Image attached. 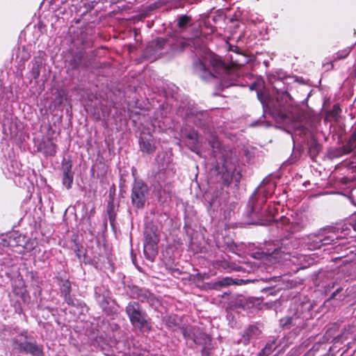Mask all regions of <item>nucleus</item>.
I'll use <instances>...</instances> for the list:
<instances>
[{"instance_id": "1", "label": "nucleus", "mask_w": 356, "mask_h": 356, "mask_svg": "<svg viewBox=\"0 0 356 356\" xmlns=\"http://www.w3.org/2000/svg\"><path fill=\"white\" fill-rule=\"evenodd\" d=\"M194 70L202 80L211 81L214 78L220 79L223 88L236 84L235 72L215 54H209L202 60L198 59L195 61Z\"/></svg>"}, {"instance_id": "2", "label": "nucleus", "mask_w": 356, "mask_h": 356, "mask_svg": "<svg viewBox=\"0 0 356 356\" xmlns=\"http://www.w3.org/2000/svg\"><path fill=\"white\" fill-rule=\"evenodd\" d=\"M125 312L134 328L142 332L151 330V320L138 302H129L125 308Z\"/></svg>"}, {"instance_id": "3", "label": "nucleus", "mask_w": 356, "mask_h": 356, "mask_svg": "<svg viewBox=\"0 0 356 356\" xmlns=\"http://www.w3.org/2000/svg\"><path fill=\"white\" fill-rule=\"evenodd\" d=\"M13 346L21 353H30L34 356H42V349L33 340H29L27 332H19L16 329L10 330Z\"/></svg>"}, {"instance_id": "4", "label": "nucleus", "mask_w": 356, "mask_h": 356, "mask_svg": "<svg viewBox=\"0 0 356 356\" xmlns=\"http://www.w3.org/2000/svg\"><path fill=\"white\" fill-rule=\"evenodd\" d=\"M197 41L198 40L197 39L191 38H158L153 41L152 44L156 51L168 47L170 52L176 53L184 51L191 46V44H195Z\"/></svg>"}, {"instance_id": "5", "label": "nucleus", "mask_w": 356, "mask_h": 356, "mask_svg": "<svg viewBox=\"0 0 356 356\" xmlns=\"http://www.w3.org/2000/svg\"><path fill=\"white\" fill-rule=\"evenodd\" d=\"M159 238L156 232L147 229L144 235L143 252L147 259L153 261L158 253Z\"/></svg>"}, {"instance_id": "6", "label": "nucleus", "mask_w": 356, "mask_h": 356, "mask_svg": "<svg viewBox=\"0 0 356 356\" xmlns=\"http://www.w3.org/2000/svg\"><path fill=\"white\" fill-rule=\"evenodd\" d=\"M128 291L131 298L138 299L142 302H147L151 307H156L159 304L158 298L150 291L137 286H129Z\"/></svg>"}, {"instance_id": "7", "label": "nucleus", "mask_w": 356, "mask_h": 356, "mask_svg": "<svg viewBox=\"0 0 356 356\" xmlns=\"http://www.w3.org/2000/svg\"><path fill=\"white\" fill-rule=\"evenodd\" d=\"M148 192L147 186L141 180H136L133 184L131 202L137 208L144 206Z\"/></svg>"}, {"instance_id": "8", "label": "nucleus", "mask_w": 356, "mask_h": 356, "mask_svg": "<svg viewBox=\"0 0 356 356\" xmlns=\"http://www.w3.org/2000/svg\"><path fill=\"white\" fill-rule=\"evenodd\" d=\"M267 221L268 223L274 222L277 229H280L284 233L288 234L294 233L303 227L298 223L291 222L290 219L286 216H282L277 220L271 216Z\"/></svg>"}, {"instance_id": "9", "label": "nucleus", "mask_w": 356, "mask_h": 356, "mask_svg": "<svg viewBox=\"0 0 356 356\" xmlns=\"http://www.w3.org/2000/svg\"><path fill=\"white\" fill-rule=\"evenodd\" d=\"M24 237L18 232L0 235V247H17L23 245Z\"/></svg>"}, {"instance_id": "10", "label": "nucleus", "mask_w": 356, "mask_h": 356, "mask_svg": "<svg viewBox=\"0 0 356 356\" xmlns=\"http://www.w3.org/2000/svg\"><path fill=\"white\" fill-rule=\"evenodd\" d=\"M322 246L336 243L343 237L338 234V229L327 227L321 229Z\"/></svg>"}, {"instance_id": "11", "label": "nucleus", "mask_w": 356, "mask_h": 356, "mask_svg": "<svg viewBox=\"0 0 356 356\" xmlns=\"http://www.w3.org/2000/svg\"><path fill=\"white\" fill-rule=\"evenodd\" d=\"M139 143L140 149L143 152L152 154L156 149L154 138L150 134H142L140 138Z\"/></svg>"}, {"instance_id": "12", "label": "nucleus", "mask_w": 356, "mask_h": 356, "mask_svg": "<svg viewBox=\"0 0 356 356\" xmlns=\"http://www.w3.org/2000/svg\"><path fill=\"white\" fill-rule=\"evenodd\" d=\"M109 291L102 287L95 288L96 300L103 310H106L108 305Z\"/></svg>"}, {"instance_id": "13", "label": "nucleus", "mask_w": 356, "mask_h": 356, "mask_svg": "<svg viewBox=\"0 0 356 356\" xmlns=\"http://www.w3.org/2000/svg\"><path fill=\"white\" fill-rule=\"evenodd\" d=\"M74 179V173L72 171V164L70 162H65L63 165V184L67 188H72Z\"/></svg>"}, {"instance_id": "14", "label": "nucleus", "mask_w": 356, "mask_h": 356, "mask_svg": "<svg viewBox=\"0 0 356 356\" xmlns=\"http://www.w3.org/2000/svg\"><path fill=\"white\" fill-rule=\"evenodd\" d=\"M307 245L309 250L319 249L322 247L321 230L316 234H311L307 237Z\"/></svg>"}, {"instance_id": "15", "label": "nucleus", "mask_w": 356, "mask_h": 356, "mask_svg": "<svg viewBox=\"0 0 356 356\" xmlns=\"http://www.w3.org/2000/svg\"><path fill=\"white\" fill-rule=\"evenodd\" d=\"M260 333L261 331L257 326L250 325L244 330L242 336L243 339L244 341V343H247L250 342L251 340L257 338Z\"/></svg>"}, {"instance_id": "16", "label": "nucleus", "mask_w": 356, "mask_h": 356, "mask_svg": "<svg viewBox=\"0 0 356 356\" xmlns=\"http://www.w3.org/2000/svg\"><path fill=\"white\" fill-rule=\"evenodd\" d=\"M40 148L46 156H54L56 154V145L50 139L40 145Z\"/></svg>"}, {"instance_id": "17", "label": "nucleus", "mask_w": 356, "mask_h": 356, "mask_svg": "<svg viewBox=\"0 0 356 356\" xmlns=\"http://www.w3.org/2000/svg\"><path fill=\"white\" fill-rule=\"evenodd\" d=\"M256 195L254 194L249 202V204H251V211L252 213H258L259 211L261 209V204H264L265 203L266 199V195H264L261 199L259 200H255L256 199Z\"/></svg>"}, {"instance_id": "18", "label": "nucleus", "mask_w": 356, "mask_h": 356, "mask_svg": "<svg viewBox=\"0 0 356 356\" xmlns=\"http://www.w3.org/2000/svg\"><path fill=\"white\" fill-rule=\"evenodd\" d=\"M192 18L191 16L183 15L177 18V26L181 29H184L191 24Z\"/></svg>"}, {"instance_id": "19", "label": "nucleus", "mask_w": 356, "mask_h": 356, "mask_svg": "<svg viewBox=\"0 0 356 356\" xmlns=\"http://www.w3.org/2000/svg\"><path fill=\"white\" fill-rule=\"evenodd\" d=\"M275 341H272L266 344L265 347L261 350L258 356H268L276 348Z\"/></svg>"}, {"instance_id": "20", "label": "nucleus", "mask_w": 356, "mask_h": 356, "mask_svg": "<svg viewBox=\"0 0 356 356\" xmlns=\"http://www.w3.org/2000/svg\"><path fill=\"white\" fill-rule=\"evenodd\" d=\"M233 280L230 277H225L213 283V289H220L222 287L227 286L234 284Z\"/></svg>"}, {"instance_id": "21", "label": "nucleus", "mask_w": 356, "mask_h": 356, "mask_svg": "<svg viewBox=\"0 0 356 356\" xmlns=\"http://www.w3.org/2000/svg\"><path fill=\"white\" fill-rule=\"evenodd\" d=\"M356 148V127L352 134L347 145L345 147V149L347 152H350Z\"/></svg>"}, {"instance_id": "22", "label": "nucleus", "mask_w": 356, "mask_h": 356, "mask_svg": "<svg viewBox=\"0 0 356 356\" xmlns=\"http://www.w3.org/2000/svg\"><path fill=\"white\" fill-rule=\"evenodd\" d=\"M107 214L108 216L110 224L113 226L115 220L116 213L115 212V207L113 202H109L107 206Z\"/></svg>"}, {"instance_id": "23", "label": "nucleus", "mask_w": 356, "mask_h": 356, "mask_svg": "<svg viewBox=\"0 0 356 356\" xmlns=\"http://www.w3.org/2000/svg\"><path fill=\"white\" fill-rule=\"evenodd\" d=\"M350 47H347L344 49L339 51L334 55H333L332 60L335 62L339 60L345 58L350 54Z\"/></svg>"}, {"instance_id": "24", "label": "nucleus", "mask_w": 356, "mask_h": 356, "mask_svg": "<svg viewBox=\"0 0 356 356\" xmlns=\"http://www.w3.org/2000/svg\"><path fill=\"white\" fill-rule=\"evenodd\" d=\"M272 114H276L277 115H280L281 117L285 116V108L282 104V103H280L277 100V102L276 104L273 105V110L271 111Z\"/></svg>"}, {"instance_id": "25", "label": "nucleus", "mask_w": 356, "mask_h": 356, "mask_svg": "<svg viewBox=\"0 0 356 356\" xmlns=\"http://www.w3.org/2000/svg\"><path fill=\"white\" fill-rule=\"evenodd\" d=\"M60 292L63 296H67L71 293V284L68 280H64L60 285Z\"/></svg>"}, {"instance_id": "26", "label": "nucleus", "mask_w": 356, "mask_h": 356, "mask_svg": "<svg viewBox=\"0 0 356 356\" xmlns=\"http://www.w3.org/2000/svg\"><path fill=\"white\" fill-rule=\"evenodd\" d=\"M31 76L36 79L39 77L40 73V65L38 62H35L33 64V67L31 69Z\"/></svg>"}, {"instance_id": "27", "label": "nucleus", "mask_w": 356, "mask_h": 356, "mask_svg": "<svg viewBox=\"0 0 356 356\" xmlns=\"http://www.w3.org/2000/svg\"><path fill=\"white\" fill-rule=\"evenodd\" d=\"M209 143L211 144V147L213 149V152L214 154L217 151L220 150V149L221 147V144H220V141L217 138L213 137L212 138V140L209 141Z\"/></svg>"}, {"instance_id": "28", "label": "nucleus", "mask_w": 356, "mask_h": 356, "mask_svg": "<svg viewBox=\"0 0 356 356\" xmlns=\"http://www.w3.org/2000/svg\"><path fill=\"white\" fill-rule=\"evenodd\" d=\"M293 318L292 317H286L282 318L280 321V324L282 327H287L291 325H295L293 322Z\"/></svg>"}, {"instance_id": "29", "label": "nucleus", "mask_w": 356, "mask_h": 356, "mask_svg": "<svg viewBox=\"0 0 356 356\" xmlns=\"http://www.w3.org/2000/svg\"><path fill=\"white\" fill-rule=\"evenodd\" d=\"M186 137L189 138L190 140H193V142H197L198 140V134L196 131L193 130L190 131L187 135Z\"/></svg>"}, {"instance_id": "30", "label": "nucleus", "mask_w": 356, "mask_h": 356, "mask_svg": "<svg viewBox=\"0 0 356 356\" xmlns=\"http://www.w3.org/2000/svg\"><path fill=\"white\" fill-rule=\"evenodd\" d=\"M218 207V201L217 198L212 199L209 202V209L215 210L217 209Z\"/></svg>"}, {"instance_id": "31", "label": "nucleus", "mask_w": 356, "mask_h": 356, "mask_svg": "<svg viewBox=\"0 0 356 356\" xmlns=\"http://www.w3.org/2000/svg\"><path fill=\"white\" fill-rule=\"evenodd\" d=\"M284 253L281 250L275 249L273 252H271L273 257L275 259L282 258V254Z\"/></svg>"}, {"instance_id": "32", "label": "nucleus", "mask_w": 356, "mask_h": 356, "mask_svg": "<svg viewBox=\"0 0 356 356\" xmlns=\"http://www.w3.org/2000/svg\"><path fill=\"white\" fill-rule=\"evenodd\" d=\"M349 224L356 231V213L350 218Z\"/></svg>"}, {"instance_id": "33", "label": "nucleus", "mask_w": 356, "mask_h": 356, "mask_svg": "<svg viewBox=\"0 0 356 356\" xmlns=\"http://www.w3.org/2000/svg\"><path fill=\"white\" fill-rule=\"evenodd\" d=\"M96 3H97L95 1H91V2L88 3V4L84 3V6L86 7V8L87 10H88V9L91 10V9L94 8Z\"/></svg>"}, {"instance_id": "34", "label": "nucleus", "mask_w": 356, "mask_h": 356, "mask_svg": "<svg viewBox=\"0 0 356 356\" xmlns=\"http://www.w3.org/2000/svg\"><path fill=\"white\" fill-rule=\"evenodd\" d=\"M64 296V298H65V301L68 304V305H72L73 304V300L70 296V294H67V296Z\"/></svg>"}, {"instance_id": "35", "label": "nucleus", "mask_w": 356, "mask_h": 356, "mask_svg": "<svg viewBox=\"0 0 356 356\" xmlns=\"http://www.w3.org/2000/svg\"><path fill=\"white\" fill-rule=\"evenodd\" d=\"M352 180H353V177H343L341 179V181L344 184H347L348 182H349Z\"/></svg>"}, {"instance_id": "36", "label": "nucleus", "mask_w": 356, "mask_h": 356, "mask_svg": "<svg viewBox=\"0 0 356 356\" xmlns=\"http://www.w3.org/2000/svg\"><path fill=\"white\" fill-rule=\"evenodd\" d=\"M351 168H356V156L353 159V161L350 163Z\"/></svg>"}, {"instance_id": "37", "label": "nucleus", "mask_w": 356, "mask_h": 356, "mask_svg": "<svg viewBox=\"0 0 356 356\" xmlns=\"http://www.w3.org/2000/svg\"><path fill=\"white\" fill-rule=\"evenodd\" d=\"M289 97V95L287 92L282 93V98L286 99Z\"/></svg>"}, {"instance_id": "38", "label": "nucleus", "mask_w": 356, "mask_h": 356, "mask_svg": "<svg viewBox=\"0 0 356 356\" xmlns=\"http://www.w3.org/2000/svg\"><path fill=\"white\" fill-rule=\"evenodd\" d=\"M193 341L195 343L199 344L200 342L199 341V339L197 338H194Z\"/></svg>"}, {"instance_id": "39", "label": "nucleus", "mask_w": 356, "mask_h": 356, "mask_svg": "<svg viewBox=\"0 0 356 356\" xmlns=\"http://www.w3.org/2000/svg\"><path fill=\"white\" fill-rule=\"evenodd\" d=\"M192 151L197 154H199L198 151L196 150V147H194L193 149H192Z\"/></svg>"}, {"instance_id": "40", "label": "nucleus", "mask_w": 356, "mask_h": 356, "mask_svg": "<svg viewBox=\"0 0 356 356\" xmlns=\"http://www.w3.org/2000/svg\"><path fill=\"white\" fill-rule=\"evenodd\" d=\"M338 291H339V290H337V291H335L334 293H333V294H332V297H334Z\"/></svg>"}, {"instance_id": "41", "label": "nucleus", "mask_w": 356, "mask_h": 356, "mask_svg": "<svg viewBox=\"0 0 356 356\" xmlns=\"http://www.w3.org/2000/svg\"><path fill=\"white\" fill-rule=\"evenodd\" d=\"M258 97H259V99H260V95H259V94H258Z\"/></svg>"}]
</instances>
